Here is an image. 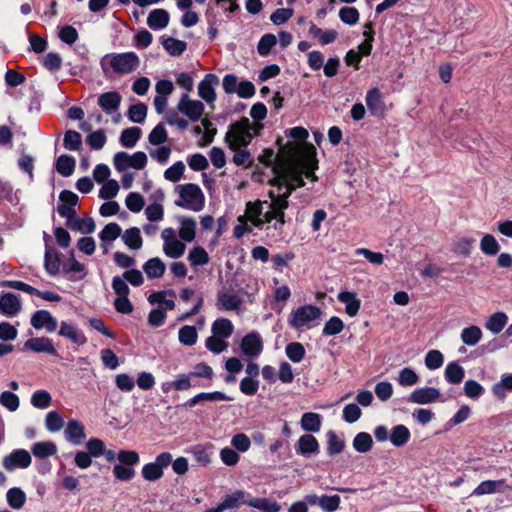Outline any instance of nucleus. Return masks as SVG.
Segmentation results:
<instances>
[{
    "mask_svg": "<svg viewBox=\"0 0 512 512\" xmlns=\"http://www.w3.org/2000/svg\"><path fill=\"white\" fill-rule=\"evenodd\" d=\"M288 135L294 139L279 147V158L276 167V181L289 188H300L305 179L317 181L314 171L318 169L316 148L307 143L308 131L302 127H294Z\"/></svg>",
    "mask_w": 512,
    "mask_h": 512,
    "instance_id": "1",
    "label": "nucleus"
},
{
    "mask_svg": "<svg viewBox=\"0 0 512 512\" xmlns=\"http://www.w3.org/2000/svg\"><path fill=\"white\" fill-rule=\"evenodd\" d=\"M261 128V124L253 123L248 118H242L231 124L225 136L229 149L247 147L252 139L259 134Z\"/></svg>",
    "mask_w": 512,
    "mask_h": 512,
    "instance_id": "2",
    "label": "nucleus"
},
{
    "mask_svg": "<svg viewBox=\"0 0 512 512\" xmlns=\"http://www.w3.org/2000/svg\"><path fill=\"white\" fill-rule=\"evenodd\" d=\"M100 66L104 73L131 74L138 70L140 58L135 52L109 53L102 57Z\"/></svg>",
    "mask_w": 512,
    "mask_h": 512,
    "instance_id": "3",
    "label": "nucleus"
},
{
    "mask_svg": "<svg viewBox=\"0 0 512 512\" xmlns=\"http://www.w3.org/2000/svg\"><path fill=\"white\" fill-rule=\"evenodd\" d=\"M113 165L118 171H125L129 168L141 170L147 165V155L142 151L133 154L121 151L113 157Z\"/></svg>",
    "mask_w": 512,
    "mask_h": 512,
    "instance_id": "4",
    "label": "nucleus"
},
{
    "mask_svg": "<svg viewBox=\"0 0 512 512\" xmlns=\"http://www.w3.org/2000/svg\"><path fill=\"white\" fill-rule=\"evenodd\" d=\"M172 462V455L169 452L158 454L154 462L145 464L142 467V477L147 481H157L163 477L164 468L168 467Z\"/></svg>",
    "mask_w": 512,
    "mask_h": 512,
    "instance_id": "5",
    "label": "nucleus"
},
{
    "mask_svg": "<svg viewBox=\"0 0 512 512\" xmlns=\"http://www.w3.org/2000/svg\"><path fill=\"white\" fill-rule=\"evenodd\" d=\"M320 315L321 310L319 307L311 304L302 305L293 311L289 319V324L292 328L299 330L308 322L319 318Z\"/></svg>",
    "mask_w": 512,
    "mask_h": 512,
    "instance_id": "6",
    "label": "nucleus"
},
{
    "mask_svg": "<svg viewBox=\"0 0 512 512\" xmlns=\"http://www.w3.org/2000/svg\"><path fill=\"white\" fill-rule=\"evenodd\" d=\"M217 306L220 310L235 311L243 304V299L235 292L232 285L226 286L217 292Z\"/></svg>",
    "mask_w": 512,
    "mask_h": 512,
    "instance_id": "7",
    "label": "nucleus"
},
{
    "mask_svg": "<svg viewBox=\"0 0 512 512\" xmlns=\"http://www.w3.org/2000/svg\"><path fill=\"white\" fill-rule=\"evenodd\" d=\"M79 203L78 194H59L57 212L67 219L66 225L72 226V220L77 217L75 206Z\"/></svg>",
    "mask_w": 512,
    "mask_h": 512,
    "instance_id": "8",
    "label": "nucleus"
},
{
    "mask_svg": "<svg viewBox=\"0 0 512 512\" xmlns=\"http://www.w3.org/2000/svg\"><path fill=\"white\" fill-rule=\"evenodd\" d=\"M240 348L243 355L250 358L258 357L264 348L260 334L256 331L246 334L241 340Z\"/></svg>",
    "mask_w": 512,
    "mask_h": 512,
    "instance_id": "9",
    "label": "nucleus"
},
{
    "mask_svg": "<svg viewBox=\"0 0 512 512\" xmlns=\"http://www.w3.org/2000/svg\"><path fill=\"white\" fill-rule=\"evenodd\" d=\"M31 462L32 458L27 450L15 449L4 457L2 465L7 471H13L16 468H27Z\"/></svg>",
    "mask_w": 512,
    "mask_h": 512,
    "instance_id": "10",
    "label": "nucleus"
},
{
    "mask_svg": "<svg viewBox=\"0 0 512 512\" xmlns=\"http://www.w3.org/2000/svg\"><path fill=\"white\" fill-rule=\"evenodd\" d=\"M110 176V168L105 164H98L93 170V179L103 184L100 192H118L120 189L119 183L114 179H108Z\"/></svg>",
    "mask_w": 512,
    "mask_h": 512,
    "instance_id": "11",
    "label": "nucleus"
},
{
    "mask_svg": "<svg viewBox=\"0 0 512 512\" xmlns=\"http://www.w3.org/2000/svg\"><path fill=\"white\" fill-rule=\"evenodd\" d=\"M177 108L185 114L191 121H197L204 112V105L198 100H191L187 94L180 99Z\"/></svg>",
    "mask_w": 512,
    "mask_h": 512,
    "instance_id": "12",
    "label": "nucleus"
},
{
    "mask_svg": "<svg viewBox=\"0 0 512 512\" xmlns=\"http://www.w3.org/2000/svg\"><path fill=\"white\" fill-rule=\"evenodd\" d=\"M30 323L35 329L39 330L44 328L50 333L54 332L58 326L57 319L47 310L36 311L32 315Z\"/></svg>",
    "mask_w": 512,
    "mask_h": 512,
    "instance_id": "13",
    "label": "nucleus"
},
{
    "mask_svg": "<svg viewBox=\"0 0 512 512\" xmlns=\"http://www.w3.org/2000/svg\"><path fill=\"white\" fill-rule=\"evenodd\" d=\"M174 203L180 208L199 212L205 207V197L204 194H179Z\"/></svg>",
    "mask_w": 512,
    "mask_h": 512,
    "instance_id": "14",
    "label": "nucleus"
},
{
    "mask_svg": "<svg viewBox=\"0 0 512 512\" xmlns=\"http://www.w3.org/2000/svg\"><path fill=\"white\" fill-rule=\"evenodd\" d=\"M441 394L434 387H424L415 389L408 397V401L416 404H429L436 402Z\"/></svg>",
    "mask_w": 512,
    "mask_h": 512,
    "instance_id": "15",
    "label": "nucleus"
},
{
    "mask_svg": "<svg viewBox=\"0 0 512 512\" xmlns=\"http://www.w3.org/2000/svg\"><path fill=\"white\" fill-rule=\"evenodd\" d=\"M21 310L19 296L11 292H3L0 296V313L6 316H15Z\"/></svg>",
    "mask_w": 512,
    "mask_h": 512,
    "instance_id": "16",
    "label": "nucleus"
},
{
    "mask_svg": "<svg viewBox=\"0 0 512 512\" xmlns=\"http://www.w3.org/2000/svg\"><path fill=\"white\" fill-rule=\"evenodd\" d=\"M24 349L31 350L36 353H48L58 356V352L53 345V341L47 337L31 338L24 343Z\"/></svg>",
    "mask_w": 512,
    "mask_h": 512,
    "instance_id": "17",
    "label": "nucleus"
},
{
    "mask_svg": "<svg viewBox=\"0 0 512 512\" xmlns=\"http://www.w3.org/2000/svg\"><path fill=\"white\" fill-rule=\"evenodd\" d=\"M295 450L297 454L309 457L311 454L319 453L320 445L315 436L304 434L298 439Z\"/></svg>",
    "mask_w": 512,
    "mask_h": 512,
    "instance_id": "18",
    "label": "nucleus"
},
{
    "mask_svg": "<svg viewBox=\"0 0 512 512\" xmlns=\"http://www.w3.org/2000/svg\"><path fill=\"white\" fill-rule=\"evenodd\" d=\"M64 436L70 443L79 445L86 438L85 427L80 421L70 419L64 430Z\"/></svg>",
    "mask_w": 512,
    "mask_h": 512,
    "instance_id": "19",
    "label": "nucleus"
},
{
    "mask_svg": "<svg viewBox=\"0 0 512 512\" xmlns=\"http://www.w3.org/2000/svg\"><path fill=\"white\" fill-rule=\"evenodd\" d=\"M62 254L53 246L46 245L44 254V268L51 276H56L60 271Z\"/></svg>",
    "mask_w": 512,
    "mask_h": 512,
    "instance_id": "20",
    "label": "nucleus"
},
{
    "mask_svg": "<svg viewBox=\"0 0 512 512\" xmlns=\"http://www.w3.org/2000/svg\"><path fill=\"white\" fill-rule=\"evenodd\" d=\"M278 158H279V153L277 155H275V153L272 149H265L262 152V154L259 156V161L267 166L273 165L272 170L274 173V177L269 180V183L272 186H276L278 189L285 188V189H287V192H291V191L295 190L296 188H289L286 185H281L280 181H276V177H277L276 167L278 164Z\"/></svg>",
    "mask_w": 512,
    "mask_h": 512,
    "instance_id": "21",
    "label": "nucleus"
},
{
    "mask_svg": "<svg viewBox=\"0 0 512 512\" xmlns=\"http://www.w3.org/2000/svg\"><path fill=\"white\" fill-rule=\"evenodd\" d=\"M58 335L69 339L72 343L77 345H84L87 343V337L84 333L71 323L62 321Z\"/></svg>",
    "mask_w": 512,
    "mask_h": 512,
    "instance_id": "22",
    "label": "nucleus"
},
{
    "mask_svg": "<svg viewBox=\"0 0 512 512\" xmlns=\"http://www.w3.org/2000/svg\"><path fill=\"white\" fill-rule=\"evenodd\" d=\"M217 83L218 78L213 74H207L199 83L198 94L207 103H212L216 99L214 87Z\"/></svg>",
    "mask_w": 512,
    "mask_h": 512,
    "instance_id": "23",
    "label": "nucleus"
},
{
    "mask_svg": "<svg viewBox=\"0 0 512 512\" xmlns=\"http://www.w3.org/2000/svg\"><path fill=\"white\" fill-rule=\"evenodd\" d=\"M365 101L371 115L377 116L384 112L385 104L383 102L382 93L378 88L368 90Z\"/></svg>",
    "mask_w": 512,
    "mask_h": 512,
    "instance_id": "24",
    "label": "nucleus"
},
{
    "mask_svg": "<svg viewBox=\"0 0 512 512\" xmlns=\"http://www.w3.org/2000/svg\"><path fill=\"white\" fill-rule=\"evenodd\" d=\"M337 299L339 302L345 304V312L350 317H354L358 314L361 307V300L357 297V294L352 291H341L339 292Z\"/></svg>",
    "mask_w": 512,
    "mask_h": 512,
    "instance_id": "25",
    "label": "nucleus"
},
{
    "mask_svg": "<svg viewBox=\"0 0 512 512\" xmlns=\"http://www.w3.org/2000/svg\"><path fill=\"white\" fill-rule=\"evenodd\" d=\"M291 194H268V196L273 200V201H278L279 202V205H280V210H270V211H267L265 214H264V219L263 220V223H270L273 219H277L278 221H280L281 223H284V212L282 211V209H285L287 208L288 206V202H287V199L288 197L290 196Z\"/></svg>",
    "mask_w": 512,
    "mask_h": 512,
    "instance_id": "26",
    "label": "nucleus"
},
{
    "mask_svg": "<svg viewBox=\"0 0 512 512\" xmlns=\"http://www.w3.org/2000/svg\"><path fill=\"white\" fill-rule=\"evenodd\" d=\"M506 486L504 479L500 480H486L482 481L472 492V496H482L486 494H493L496 492H503Z\"/></svg>",
    "mask_w": 512,
    "mask_h": 512,
    "instance_id": "27",
    "label": "nucleus"
},
{
    "mask_svg": "<svg viewBox=\"0 0 512 512\" xmlns=\"http://www.w3.org/2000/svg\"><path fill=\"white\" fill-rule=\"evenodd\" d=\"M249 498L250 493L243 490H235L233 493L226 495L221 502L225 510L237 509L241 505H247Z\"/></svg>",
    "mask_w": 512,
    "mask_h": 512,
    "instance_id": "28",
    "label": "nucleus"
},
{
    "mask_svg": "<svg viewBox=\"0 0 512 512\" xmlns=\"http://www.w3.org/2000/svg\"><path fill=\"white\" fill-rule=\"evenodd\" d=\"M169 13L165 9L152 10L147 18V25L153 30H161L169 24Z\"/></svg>",
    "mask_w": 512,
    "mask_h": 512,
    "instance_id": "29",
    "label": "nucleus"
},
{
    "mask_svg": "<svg viewBox=\"0 0 512 512\" xmlns=\"http://www.w3.org/2000/svg\"><path fill=\"white\" fill-rule=\"evenodd\" d=\"M122 97L116 91L106 92L99 96L98 104L107 113L118 110Z\"/></svg>",
    "mask_w": 512,
    "mask_h": 512,
    "instance_id": "30",
    "label": "nucleus"
},
{
    "mask_svg": "<svg viewBox=\"0 0 512 512\" xmlns=\"http://www.w3.org/2000/svg\"><path fill=\"white\" fill-rule=\"evenodd\" d=\"M143 270L149 279H156L164 275L166 266L160 258L154 257L144 263Z\"/></svg>",
    "mask_w": 512,
    "mask_h": 512,
    "instance_id": "31",
    "label": "nucleus"
},
{
    "mask_svg": "<svg viewBox=\"0 0 512 512\" xmlns=\"http://www.w3.org/2000/svg\"><path fill=\"white\" fill-rule=\"evenodd\" d=\"M247 506L260 510V512H279L281 506L268 498H257L250 495Z\"/></svg>",
    "mask_w": 512,
    "mask_h": 512,
    "instance_id": "32",
    "label": "nucleus"
},
{
    "mask_svg": "<svg viewBox=\"0 0 512 512\" xmlns=\"http://www.w3.org/2000/svg\"><path fill=\"white\" fill-rule=\"evenodd\" d=\"M234 330L232 322L227 318H218L212 323L211 331L219 338H229Z\"/></svg>",
    "mask_w": 512,
    "mask_h": 512,
    "instance_id": "33",
    "label": "nucleus"
},
{
    "mask_svg": "<svg viewBox=\"0 0 512 512\" xmlns=\"http://www.w3.org/2000/svg\"><path fill=\"white\" fill-rule=\"evenodd\" d=\"M444 376L448 383L459 384L464 379L465 370L457 362H450L445 368Z\"/></svg>",
    "mask_w": 512,
    "mask_h": 512,
    "instance_id": "34",
    "label": "nucleus"
},
{
    "mask_svg": "<svg viewBox=\"0 0 512 512\" xmlns=\"http://www.w3.org/2000/svg\"><path fill=\"white\" fill-rule=\"evenodd\" d=\"M410 437L409 429L405 425L399 424L392 428L390 441L395 447H402L409 441Z\"/></svg>",
    "mask_w": 512,
    "mask_h": 512,
    "instance_id": "35",
    "label": "nucleus"
},
{
    "mask_svg": "<svg viewBox=\"0 0 512 512\" xmlns=\"http://www.w3.org/2000/svg\"><path fill=\"white\" fill-rule=\"evenodd\" d=\"M301 427L306 432H318L321 428V415L314 412H306L301 417Z\"/></svg>",
    "mask_w": 512,
    "mask_h": 512,
    "instance_id": "36",
    "label": "nucleus"
},
{
    "mask_svg": "<svg viewBox=\"0 0 512 512\" xmlns=\"http://www.w3.org/2000/svg\"><path fill=\"white\" fill-rule=\"evenodd\" d=\"M141 134L142 130L139 127H130L122 131L119 141L123 147L133 148L140 139Z\"/></svg>",
    "mask_w": 512,
    "mask_h": 512,
    "instance_id": "37",
    "label": "nucleus"
},
{
    "mask_svg": "<svg viewBox=\"0 0 512 512\" xmlns=\"http://www.w3.org/2000/svg\"><path fill=\"white\" fill-rule=\"evenodd\" d=\"M31 451L36 458L44 459L54 455L57 452V447L51 441L36 442L31 447Z\"/></svg>",
    "mask_w": 512,
    "mask_h": 512,
    "instance_id": "38",
    "label": "nucleus"
},
{
    "mask_svg": "<svg viewBox=\"0 0 512 512\" xmlns=\"http://www.w3.org/2000/svg\"><path fill=\"white\" fill-rule=\"evenodd\" d=\"M262 215V205L260 202H248L246 206L245 217H247L254 226L259 227L263 224V220L260 218ZM244 216L239 217V221L242 222Z\"/></svg>",
    "mask_w": 512,
    "mask_h": 512,
    "instance_id": "39",
    "label": "nucleus"
},
{
    "mask_svg": "<svg viewBox=\"0 0 512 512\" xmlns=\"http://www.w3.org/2000/svg\"><path fill=\"white\" fill-rule=\"evenodd\" d=\"M8 505L16 510L21 509L26 502V494L18 487H13L6 494Z\"/></svg>",
    "mask_w": 512,
    "mask_h": 512,
    "instance_id": "40",
    "label": "nucleus"
},
{
    "mask_svg": "<svg viewBox=\"0 0 512 512\" xmlns=\"http://www.w3.org/2000/svg\"><path fill=\"white\" fill-rule=\"evenodd\" d=\"M508 317L504 312H496L486 322V328L494 334L500 333L506 326Z\"/></svg>",
    "mask_w": 512,
    "mask_h": 512,
    "instance_id": "41",
    "label": "nucleus"
},
{
    "mask_svg": "<svg viewBox=\"0 0 512 512\" xmlns=\"http://www.w3.org/2000/svg\"><path fill=\"white\" fill-rule=\"evenodd\" d=\"M123 241L130 249H140L142 247L143 240L139 228L131 227L127 229L123 234Z\"/></svg>",
    "mask_w": 512,
    "mask_h": 512,
    "instance_id": "42",
    "label": "nucleus"
},
{
    "mask_svg": "<svg viewBox=\"0 0 512 512\" xmlns=\"http://www.w3.org/2000/svg\"><path fill=\"white\" fill-rule=\"evenodd\" d=\"M327 437V453L329 456L339 454L345 447L344 440L340 439L335 431L329 430L326 434Z\"/></svg>",
    "mask_w": 512,
    "mask_h": 512,
    "instance_id": "43",
    "label": "nucleus"
},
{
    "mask_svg": "<svg viewBox=\"0 0 512 512\" xmlns=\"http://www.w3.org/2000/svg\"><path fill=\"white\" fill-rule=\"evenodd\" d=\"M100 198L107 200L100 207V214L103 217H110L119 212L120 206L116 201H111L117 194H98Z\"/></svg>",
    "mask_w": 512,
    "mask_h": 512,
    "instance_id": "44",
    "label": "nucleus"
},
{
    "mask_svg": "<svg viewBox=\"0 0 512 512\" xmlns=\"http://www.w3.org/2000/svg\"><path fill=\"white\" fill-rule=\"evenodd\" d=\"M482 337L481 329L476 325L464 328L461 332V340L468 346L476 345Z\"/></svg>",
    "mask_w": 512,
    "mask_h": 512,
    "instance_id": "45",
    "label": "nucleus"
},
{
    "mask_svg": "<svg viewBox=\"0 0 512 512\" xmlns=\"http://www.w3.org/2000/svg\"><path fill=\"white\" fill-rule=\"evenodd\" d=\"M196 234V222L192 218H184L181 221V227L179 229V237L186 242L194 240Z\"/></svg>",
    "mask_w": 512,
    "mask_h": 512,
    "instance_id": "46",
    "label": "nucleus"
},
{
    "mask_svg": "<svg viewBox=\"0 0 512 512\" xmlns=\"http://www.w3.org/2000/svg\"><path fill=\"white\" fill-rule=\"evenodd\" d=\"M373 439L367 432H359L353 439V448L359 453H366L371 450Z\"/></svg>",
    "mask_w": 512,
    "mask_h": 512,
    "instance_id": "47",
    "label": "nucleus"
},
{
    "mask_svg": "<svg viewBox=\"0 0 512 512\" xmlns=\"http://www.w3.org/2000/svg\"><path fill=\"white\" fill-rule=\"evenodd\" d=\"M179 342L186 346H193L196 344L198 334L195 326L185 325L180 328L178 332Z\"/></svg>",
    "mask_w": 512,
    "mask_h": 512,
    "instance_id": "48",
    "label": "nucleus"
},
{
    "mask_svg": "<svg viewBox=\"0 0 512 512\" xmlns=\"http://www.w3.org/2000/svg\"><path fill=\"white\" fill-rule=\"evenodd\" d=\"M285 353L293 363H300L305 357V348L300 342H291L286 345Z\"/></svg>",
    "mask_w": 512,
    "mask_h": 512,
    "instance_id": "49",
    "label": "nucleus"
},
{
    "mask_svg": "<svg viewBox=\"0 0 512 512\" xmlns=\"http://www.w3.org/2000/svg\"><path fill=\"white\" fill-rule=\"evenodd\" d=\"M234 152L232 162L236 166L249 167L253 163V157L246 147H239L238 149H231Z\"/></svg>",
    "mask_w": 512,
    "mask_h": 512,
    "instance_id": "50",
    "label": "nucleus"
},
{
    "mask_svg": "<svg viewBox=\"0 0 512 512\" xmlns=\"http://www.w3.org/2000/svg\"><path fill=\"white\" fill-rule=\"evenodd\" d=\"M480 249L486 255H496L500 251V245L491 234H485L480 241Z\"/></svg>",
    "mask_w": 512,
    "mask_h": 512,
    "instance_id": "51",
    "label": "nucleus"
},
{
    "mask_svg": "<svg viewBox=\"0 0 512 512\" xmlns=\"http://www.w3.org/2000/svg\"><path fill=\"white\" fill-rule=\"evenodd\" d=\"M168 140V133L162 123L156 125L148 135V141L151 145L160 146Z\"/></svg>",
    "mask_w": 512,
    "mask_h": 512,
    "instance_id": "52",
    "label": "nucleus"
},
{
    "mask_svg": "<svg viewBox=\"0 0 512 512\" xmlns=\"http://www.w3.org/2000/svg\"><path fill=\"white\" fill-rule=\"evenodd\" d=\"M185 244L176 238H173L170 242L164 243V253L170 258H179L185 252Z\"/></svg>",
    "mask_w": 512,
    "mask_h": 512,
    "instance_id": "53",
    "label": "nucleus"
},
{
    "mask_svg": "<svg viewBox=\"0 0 512 512\" xmlns=\"http://www.w3.org/2000/svg\"><path fill=\"white\" fill-rule=\"evenodd\" d=\"M188 259L193 266L206 265L210 260L208 253L201 246H197L191 249L188 255Z\"/></svg>",
    "mask_w": 512,
    "mask_h": 512,
    "instance_id": "54",
    "label": "nucleus"
},
{
    "mask_svg": "<svg viewBox=\"0 0 512 512\" xmlns=\"http://www.w3.org/2000/svg\"><path fill=\"white\" fill-rule=\"evenodd\" d=\"M344 329V322L338 316H332L324 325L322 334L325 336H335Z\"/></svg>",
    "mask_w": 512,
    "mask_h": 512,
    "instance_id": "55",
    "label": "nucleus"
},
{
    "mask_svg": "<svg viewBox=\"0 0 512 512\" xmlns=\"http://www.w3.org/2000/svg\"><path fill=\"white\" fill-rule=\"evenodd\" d=\"M45 425L49 432H58L64 425L63 417L57 411H50L45 417Z\"/></svg>",
    "mask_w": 512,
    "mask_h": 512,
    "instance_id": "56",
    "label": "nucleus"
},
{
    "mask_svg": "<svg viewBox=\"0 0 512 512\" xmlns=\"http://www.w3.org/2000/svg\"><path fill=\"white\" fill-rule=\"evenodd\" d=\"M52 403V397L46 390H37L32 394L31 404L35 408L46 409Z\"/></svg>",
    "mask_w": 512,
    "mask_h": 512,
    "instance_id": "57",
    "label": "nucleus"
},
{
    "mask_svg": "<svg viewBox=\"0 0 512 512\" xmlns=\"http://www.w3.org/2000/svg\"><path fill=\"white\" fill-rule=\"evenodd\" d=\"M164 49L173 56L181 55L187 47L184 41L169 37L163 40Z\"/></svg>",
    "mask_w": 512,
    "mask_h": 512,
    "instance_id": "58",
    "label": "nucleus"
},
{
    "mask_svg": "<svg viewBox=\"0 0 512 512\" xmlns=\"http://www.w3.org/2000/svg\"><path fill=\"white\" fill-rule=\"evenodd\" d=\"M75 168L74 158L61 155L56 161V169L63 176H70Z\"/></svg>",
    "mask_w": 512,
    "mask_h": 512,
    "instance_id": "59",
    "label": "nucleus"
},
{
    "mask_svg": "<svg viewBox=\"0 0 512 512\" xmlns=\"http://www.w3.org/2000/svg\"><path fill=\"white\" fill-rule=\"evenodd\" d=\"M127 116L134 123H143L147 116V106L144 103L134 104L129 108Z\"/></svg>",
    "mask_w": 512,
    "mask_h": 512,
    "instance_id": "60",
    "label": "nucleus"
},
{
    "mask_svg": "<svg viewBox=\"0 0 512 512\" xmlns=\"http://www.w3.org/2000/svg\"><path fill=\"white\" fill-rule=\"evenodd\" d=\"M121 227L119 224L112 222L102 229V231L99 233V237L102 242L106 241H114L121 235Z\"/></svg>",
    "mask_w": 512,
    "mask_h": 512,
    "instance_id": "61",
    "label": "nucleus"
},
{
    "mask_svg": "<svg viewBox=\"0 0 512 512\" xmlns=\"http://www.w3.org/2000/svg\"><path fill=\"white\" fill-rule=\"evenodd\" d=\"M506 391H512V374L504 375L500 382L492 386V392L498 398H504Z\"/></svg>",
    "mask_w": 512,
    "mask_h": 512,
    "instance_id": "62",
    "label": "nucleus"
},
{
    "mask_svg": "<svg viewBox=\"0 0 512 512\" xmlns=\"http://www.w3.org/2000/svg\"><path fill=\"white\" fill-rule=\"evenodd\" d=\"M340 496L338 495H322L319 501V507L325 512H335L340 506Z\"/></svg>",
    "mask_w": 512,
    "mask_h": 512,
    "instance_id": "63",
    "label": "nucleus"
},
{
    "mask_svg": "<svg viewBox=\"0 0 512 512\" xmlns=\"http://www.w3.org/2000/svg\"><path fill=\"white\" fill-rule=\"evenodd\" d=\"M117 459L120 464L133 467L140 462V456L138 452L134 450H120L117 453Z\"/></svg>",
    "mask_w": 512,
    "mask_h": 512,
    "instance_id": "64",
    "label": "nucleus"
}]
</instances>
